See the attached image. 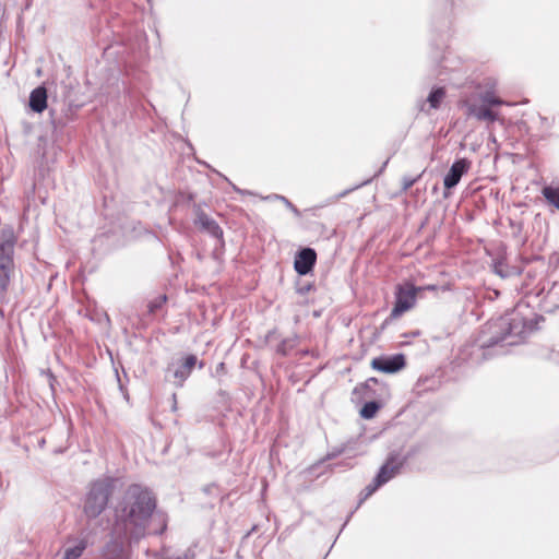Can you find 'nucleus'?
I'll list each match as a JSON object with an SVG mask.
<instances>
[{"instance_id":"1","label":"nucleus","mask_w":559,"mask_h":559,"mask_svg":"<svg viewBox=\"0 0 559 559\" xmlns=\"http://www.w3.org/2000/svg\"><path fill=\"white\" fill-rule=\"evenodd\" d=\"M156 501L151 491L140 485L127 488L116 508L115 535L139 540L146 534H160L166 530V516L154 512Z\"/></svg>"},{"instance_id":"2","label":"nucleus","mask_w":559,"mask_h":559,"mask_svg":"<svg viewBox=\"0 0 559 559\" xmlns=\"http://www.w3.org/2000/svg\"><path fill=\"white\" fill-rule=\"evenodd\" d=\"M17 235L14 228L5 225L0 228V296L4 297L15 276L16 265L14 261Z\"/></svg>"},{"instance_id":"3","label":"nucleus","mask_w":559,"mask_h":559,"mask_svg":"<svg viewBox=\"0 0 559 559\" xmlns=\"http://www.w3.org/2000/svg\"><path fill=\"white\" fill-rule=\"evenodd\" d=\"M495 329H500L503 333L491 336L488 342L483 343V347L493 346L499 343L514 345L526 336L531 331V325L520 313L513 312L510 317L500 318L498 322L488 326L491 333H495Z\"/></svg>"},{"instance_id":"4","label":"nucleus","mask_w":559,"mask_h":559,"mask_svg":"<svg viewBox=\"0 0 559 559\" xmlns=\"http://www.w3.org/2000/svg\"><path fill=\"white\" fill-rule=\"evenodd\" d=\"M116 479L104 477L92 483L84 503V513L90 519H95L106 509L109 498L114 492Z\"/></svg>"},{"instance_id":"5","label":"nucleus","mask_w":559,"mask_h":559,"mask_svg":"<svg viewBox=\"0 0 559 559\" xmlns=\"http://www.w3.org/2000/svg\"><path fill=\"white\" fill-rule=\"evenodd\" d=\"M423 289L424 287H416L411 283L399 285L395 293V304L391 311V318H400L403 313L411 310L416 304L417 294Z\"/></svg>"},{"instance_id":"6","label":"nucleus","mask_w":559,"mask_h":559,"mask_svg":"<svg viewBox=\"0 0 559 559\" xmlns=\"http://www.w3.org/2000/svg\"><path fill=\"white\" fill-rule=\"evenodd\" d=\"M405 457H400L399 455L395 454L390 455L376 476L378 485H384L395 475H397L403 465L405 464Z\"/></svg>"},{"instance_id":"7","label":"nucleus","mask_w":559,"mask_h":559,"mask_svg":"<svg viewBox=\"0 0 559 559\" xmlns=\"http://www.w3.org/2000/svg\"><path fill=\"white\" fill-rule=\"evenodd\" d=\"M371 366L378 371L393 373L401 370L405 366V358L402 354H397L391 357L374 358L371 362Z\"/></svg>"},{"instance_id":"8","label":"nucleus","mask_w":559,"mask_h":559,"mask_svg":"<svg viewBox=\"0 0 559 559\" xmlns=\"http://www.w3.org/2000/svg\"><path fill=\"white\" fill-rule=\"evenodd\" d=\"M316 261H317L316 251L311 248H305V249L300 250L295 258V262H294L295 271L299 275H306L312 270V267L316 264Z\"/></svg>"},{"instance_id":"9","label":"nucleus","mask_w":559,"mask_h":559,"mask_svg":"<svg viewBox=\"0 0 559 559\" xmlns=\"http://www.w3.org/2000/svg\"><path fill=\"white\" fill-rule=\"evenodd\" d=\"M469 167L471 163L465 158L455 160L443 179L444 187L447 189L454 188L460 182L462 176L468 171Z\"/></svg>"},{"instance_id":"10","label":"nucleus","mask_w":559,"mask_h":559,"mask_svg":"<svg viewBox=\"0 0 559 559\" xmlns=\"http://www.w3.org/2000/svg\"><path fill=\"white\" fill-rule=\"evenodd\" d=\"M467 115L480 121L493 122L499 119L498 112L491 110L487 105H467Z\"/></svg>"},{"instance_id":"11","label":"nucleus","mask_w":559,"mask_h":559,"mask_svg":"<svg viewBox=\"0 0 559 559\" xmlns=\"http://www.w3.org/2000/svg\"><path fill=\"white\" fill-rule=\"evenodd\" d=\"M29 107L37 114H41L47 108V91L44 86H38L31 92Z\"/></svg>"},{"instance_id":"12","label":"nucleus","mask_w":559,"mask_h":559,"mask_svg":"<svg viewBox=\"0 0 559 559\" xmlns=\"http://www.w3.org/2000/svg\"><path fill=\"white\" fill-rule=\"evenodd\" d=\"M197 224L200 225V227L205 230L207 234H210L212 237L216 239H222L223 237V230L219 227V225L210 216H207L204 213L199 214Z\"/></svg>"},{"instance_id":"13","label":"nucleus","mask_w":559,"mask_h":559,"mask_svg":"<svg viewBox=\"0 0 559 559\" xmlns=\"http://www.w3.org/2000/svg\"><path fill=\"white\" fill-rule=\"evenodd\" d=\"M126 538L116 535V539L107 544L104 550V559H123V540Z\"/></svg>"},{"instance_id":"14","label":"nucleus","mask_w":559,"mask_h":559,"mask_svg":"<svg viewBox=\"0 0 559 559\" xmlns=\"http://www.w3.org/2000/svg\"><path fill=\"white\" fill-rule=\"evenodd\" d=\"M87 547L84 539L79 540L74 546L64 549L63 559H79Z\"/></svg>"},{"instance_id":"15","label":"nucleus","mask_w":559,"mask_h":559,"mask_svg":"<svg viewBox=\"0 0 559 559\" xmlns=\"http://www.w3.org/2000/svg\"><path fill=\"white\" fill-rule=\"evenodd\" d=\"M444 97H445V91L443 87H438V88L433 90L427 98L429 107L432 109H438L440 107L442 100L444 99Z\"/></svg>"},{"instance_id":"16","label":"nucleus","mask_w":559,"mask_h":559,"mask_svg":"<svg viewBox=\"0 0 559 559\" xmlns=\"http://www.w3.org/2000/svg\"><path fill=\"white\" fill-rule=\"evenodd\" d=\"M543 195L550 204L559 209V188L545 187Z\"/></svg>"},{"instance_id":"17","label":"nucleus","mask_w":559,"mask_h":559,"mask_svg":"<svg viewBox=\"0 0 559 559\" xmlns=\"http://www.w3.org/2000/svg\"><path fill=\"white\" fill-rule=\"evenodd\" d=\"M379 407V404L374 401L367 402L360 409V416L365 419H371L377 414Z\"/></svg>"},{"instance_id":"18","label":"nucleus","mask_w":559,"mask_h":559,"mask_svg":"<svg viewBox=\"0 0 559 559\" xmlns=\"http://www.w3.org/2000/svg\"><path fill=\"white\" fill-rule=\"evenodd\" d=\"M167 301L166 295H159L153 300H151L147 305L148 312L154 314L157 310H159Z\"/></svg>"},{"instance_id":"19","label":"nucleus","mask_w":559,"mask_h":559,"mask_svg":"<svg viewBox=\"0 0 559 559\" xmlns=\"http://www.w3.org/2000/svg\"><path fill=\"white\" fill-rule=\"evenodd\" d=\"M481 102L487 106H500L506 104L502 99L495 96L493 93L487 92L480 96Z\"/></svg>"},{"instance_id":"20","label":"nucleus","mask_w":559,"mask_h":559,"mask_svg":"<svg viewBox=\"0 0 559 559\" xmlns=\"http://www.w3.org/2000/svg\"><path fill=\"white\" fill-rule=\"evenodd\" d=\"M190 373L191 372L188 371L182 364L179 367H177L176 370L174 371V377L178 380L177 385L182 386L183 382L187 380Z\"/></svg>"},{"instance_id":"21","label":"nucleus","mask_w":559,"mask_h":559,"mask_svg":"<svg viewBox=\"0 0 559 559\" xmlns=\"http://www.w3.org/2000/svg\"><path fill=\"white\" fill-rule=\"evenodd\" d=\"M381 485H378V480L374 478L371 484L366 486V488L361 491V500L367 499L370 497Z\"/></svg>"},{"instance_id":"22","label":"nucleus","mask_w":559,"mask_h":559,"mask_svg":"<svg viewBox=\"0 0 559 559\" xmlns=\"http://www.w3.org/2000/svg\"><path fill=\"white\" fill-rule=\"evenodd\" d=\"M421 175H418L417 177H409L405 176L402 179V189L403 191H407L417 180L420 178Z\"/></svg>"},{"instance_id":"23","label":"nucleus","mask_w":559,"mask_h":559,"mask_svg":"<svg viewBox=\"0 0 559 559\" xmlns=\"http://www.w3.org/2000/svg\"><path fill=\"white\" fill-rule=\"evenodd\" d=\"M197 364V357L193 356V355H189L186 357L185 361L182 362V365L187 368L188 371H192L193 367L195 366Z\"/></svg>"},{"instance_id":"24","label":"nucleus","mask_w":559,"mask_h":559,"mask_svg":"<svg viewBox=\"0 0 559 559\" xmlns=\"http://www.w3.org/2000/svg\"><path fill=\"white\" fill-rule=\"evenodd\" d=\"M282 202L284 205H286L288 209H290L293 212L298 213V210L294 206V204L287 200L285 197L282 198Z\"/></svg>"},{"instance_id":"25","label":"nucleus","mask_w":559,"mask_h":559,"mask_svg":"<svg viewBox=\"0 0 559 559\" xmlns=\"http://www.w3.org/2000/svg\"><path fill=\"white\" fill-rule=\"evenodd\" d=\"M283 195L280 194H273L265 198V200H281L282 201Z\"/></svg>"},{"instance_id":"26","label":"nucleus","mask_w":559,"mask_h":559,"mask_svg":"<svg viewBox=\"0 0 559 559\" xmlns=\"http://www.w3.org/2000/svg\"><path fill=\"white\" fill-rule=\"evenodd\" d=\"M427 289H435V286H427Z\"/></svg>"},{"instance_id":"27","label":"nucleus","mask_w":559,"mask_h":559,"mask_svg":"<svg viewBox=\"0 0 559 559\" xmlns=\"http://www.w3.org/2000/svg\"><path fill=\"white\" fill-rule=\"evenodd\" d=\"M223 368H224V364L222 362V364L219 365V370H223Z\"/></svg>"},{"instance_id":"28","label":"nucleus","mask_w":559,"mask_h":559,"mask_svg":"<svg viewBox=\"0 0 559 559\" xmlns=\"http://www.w3.org/2000/svg\"><path fill=\"white\" fill-rule=\"evenodd\" d=\"M223 368H224V364L222 362V364L219 365V370H223Z\"/></svg>"}]
</instances>
